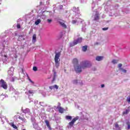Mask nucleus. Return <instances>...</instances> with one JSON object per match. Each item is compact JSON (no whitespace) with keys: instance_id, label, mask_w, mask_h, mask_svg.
Here are the masks:
<instances>
[{"instance_id":"nucleus-35","label":"nucleus","mask_w":130,"mask_h":130,"mask_svg":"<svg viewBox=\"0 0 130 130\" xmlns=\"http://www.w3.org/2000/svg\"><path fill=\"white\" fill-rule=\"evenodd\" d=\"M34 93V91L32 90H28V95L29 96H30V95H31V94H33Z\"/></svg>"},{"instance_id":"nucleus-14","label":"nucleus","mask_w":130,"mask_h":130,"mask_svg":"<svg viewBox=\"0 0 130 130\" xmlns=\"http://www.w3.org/2000/svg\"><path fill=\"white\" fill-rule=\"evenodd\" d=\"M53 78L52 80V82H54L55 81V79H56V77H57V75H56V72H55V70H53Z\"/></svg>"},{"instance_id":"nucleus-15","label":"nucleus","mask_w":130,"mask_h":130,"mask_svg":"<svg viewBox=\"0 0 130 130\" xmlns=\"http://www.w3.org/2000/svg\"><path fill=\"white\" fill-rule=\"evenodd\" d=\"M1 119L2 120V122H3V123H5V121H6L7 120V118L6 117V116H3V115H1Z\"/></svg>"},{"instance_id":"nucleus-22","label":"nucleus","mask_w":130,"mask_h":130,"mask_svg":"<svg viewBox=\"0 0 130 130\" xmlns=\"http://www.w3.org/2000/svg\"><path fill=\"white\" fill-rule=\"evenodd\" d=\"M75 45H77V43H76V42H75V41H74L73 42H71L70 43V46L71 47H73V46H75Z\"/></svg>"},{"instance_id":"nucleus-26","label":"nucleus","mask_w":130,"mask_h":130,"mask_svg":"<svg viewBox=\"0 0 130 130\" xmlns=\"http://www.w3.org/2000/svg\"><path fill=\"white\" fill-rule=\"evenodd\" d=\"M40 105H41V106H42V107H46V106H47V105L44 103V102H40Z\"/></svg>"},{"instance_id":"nucleus-44","label":"nucleus","mask_w":130,"mask_h":130,"mask_svg":"<svg viewBox=\"0 0 130 130\" xmlns=\"http://www.w3.org/2000/svg\"><path fill=\"white\" fill-rule=\"evenodd\" d=\"M76 23H77V20H72V24H76Z\"/></svg>"},{"instance_id":"nucleus-21","label":"nucleus","mask_w":130,"mask_h":130,"mask_svg":"<svg viewBox=\"0 0 130 130\" xmlns=\"http://www.w3.org/2000/svg\"><path fill=\"white\" fill-rule=\"evenodd\" d=\"M10 125H11V126L13 127V128H14V129H18V127H17V126L16 125L14 124V123H11Z\"/></svg>"},{"instance_id":"nucleus-43","label":"nucleus","mask_w":130,"mask_h":130,"mask_svg":"<svg viewBox=\"0 0 130 130\" xmlns=\"http://www.w3.org/2000/svg\"><path fill=\"white\" fill-rule=\"evenodd\" d=\"M127 129H130V124H129V122L127 123Z\"/></svg>"},{"instance_id":"nucleus-23","label":"nucleus","mask_w":130,"mask_h":130,"mask_svg":"<svg viewBox=\"0 0 130 130\" xmlns=\"http://www.w3.org/2000/svg\"><path fill=\"white\" fill-rule=\"evenodd\" d=\"M40 23H41V19H38L36 20L35 24V25H39V24H40Z\"/></svg>"},{"instance_id":"nucleus-50","label":"nucleus","mask_w":130,"mask_h":130,"mask_svg":"<svg viewBox=\"0 0 130 130\" xmlns=\"http://www.w3.org/2000/svg\"><path fill=\"white\" fill-rule=\"evenodd\" d=\"M31 102H29V103H30Z\"/></svg>"},{"instance_id":"nucleus-25","label":"nucleus","mask_w":130,"mask_h":130,"mask_svg":"<svg viewBox=\"0 0 130 130\" xmlns=\"http://www.w3.org/2000/svg\"><path fill=\"white\" fill-rule=\"evenodd\" d=\"M34 128H35V129H37L38 128V124L37 123H34L32 124Z\"/></svg>"},{"instance_id":"nucleus-20","label":"nucleus","mask_w":130,"mask_h":130,"mask_svg":"<svg viewBox=\"0 0 130 130\" xmlns=\"http://www.w3.org/2000/svg\"><path fill=\"white\" fill-rule=\"evenodd\" d=\"M19 119H20L21 120H22V121H23V122H27V120L25 119V118L19 116L18 117Z\"/></svg>"},{"instance_id":"nucleus-38","label":"nucleus","mask_w":130,"mask_h":130,"mask_svg":"<svg viewBox=\"0 0 130 130\" xmlns=\"http://www.w3.org/2000/svg\"><path fill=\"white\" fill-rule=\"evenodd\" d=\"M47 21L48 23H49V24H51V22H52V20L49 19H48Z\"/></svg>"},{"instance_id":"nucleus-10","label":"nucleus","mask_w":130,"mask_h":130,"mask_svg":"<svg viewBox=\"0 0 130 130\" xmlns=\"http://www.w3.org/2000/svg\"><path fill=\"white\" fill-rule=\"evenodd\" d=\"M10 91H11V92H12V93H13L14 94H15V95L19 94V92L16 90V89H15V88H14V87H10Z\"/></svg>"},{"instance_id":"nucleus-47","label":"nucleus","mask_w":130,"mask_h":130,"mask_svg":"<svg viewBox=\"0 0 130 130\" xmlns=\"http://www.w3.org/2000/svg\"><path fill=\"white\" fill-rule=\"evenodd\" d=\"M104 87H105L104 84H102L101 85V88H104Z\"/></svg>"},{"instance_id":"nucleus-3","label":"nucleus","mask_w":130,"mask_h":130,"mask_svg":"<svg viewBox=\"0 0 130 130\" xmlns=\"http://www.w3.org/2000/svg\"><path fill=\"white\" fill-rule=\"evenodd\" d=\"M60 56V53L58 52L55 54V57H54V61H55V66L57 69H58V67H59V57Z\"/></svg>"},{"instance_id":"nucleus-48","label":"nucleus","mask_w":130,"mask_h":130,"mask_svg":"<svg viewBox=\"0 0 130 130\" xmlns=\"http://www.w3.org/2000/svg\"><path fill=\"white\" fill-rule=\"evenodd\" d=\"M98 44H99V43H96L95 44H94V45H98Z\"/></svg>"},{"instance_id":"nucleus-32","label":"nucleus","mask_w":130,"mask_h":130,"mask_svg":"<svg viewBox=\"0 0 130 130\" xmlns=\"http://www.w3.org/2000/svg\"><path fill=\"white\" fill-rule=\"evenodd\" d=\"M31 120L32 124L36 123V120L35 119V118L31 117Z\"/></svg>"},{"instance_id":"nucleus-8","label":"nucleus","mask_w":130,"mask_h":130,"mask_svg":"<svg viewBox=\"0 0 130 130\" xmlns=\"http://www.w3.org/2000/svg\"><path fill=\"white\" fill-rule=\"evenodd\" d=\"M23 113L25 114V116L27 115H31V112L30 111V109L28 108H26L24 110H22Z\"/></svg>"},{"instance_id":"nucleus-17","label":"nucleus","mask_w":130,"mask_h":130,"mask_svg":"<svg viewBox=\"0 0 130 130\" xmlns=\"http://www.w3.org/2000/svg\"><path fill=\"white\" fill-rule=\"evenodd\" d=\"M103 59V56H96L95 60L98 61H101Z\"/></svg>"},{"instance_id":"nucleus-6","label":"nucleus","mask_w":130,"mask_h":130,"mask_svg":"<svg viewBox=\"0 0 130 130\" xmlns=\"http://www.w3.org/2000/svg\"><path fill=\"white\" fill-rule=\"evenodd\" d=\"M0 86H1L2 88H3L5 90L8 89V84H7V82H5V80L3 79L0 81Z\"/></svg>"},{"instance_id":"nucleus-1","label":"nucleus","mask_w":130,"mask_h":130,"mask_svg":"<svg viewBox=\"0 0 130 130\" xmlns=\"http://www.w3.org/2000/svg\"><path fill=\"white\" fill-rule=\"evenodd\" d=\"M9 41L8 40L4 39L3 36H0V54L2 57V60L3 62L6 63L7 61V55L9 54L10 52L13 53L14 57L15 58H18V54H17V50L14 48L8 47ZM6 49H8V51L7 52L5 51Z\"/></svg>"},{"instance_id":"nucleus-4","label":"nucleus","mask_w":130,"mask_h":130,"mask_svg":"<svg viewBox=\"0 0 130 130\" xmlns=\"http://www.w3.org/2000/svg\"><path fill=\"white\" fill-rule=\"evenodd\" d=\"M8 77L9 79H11L12 82H14L15 81V79H14V68L13 67H11L9 68L8 71Z\"/></svg>"},{"instance_id":"nucleus-30","label":"nucleus","mask_w":130,"mask_h":130,"mask_svg":"<svg viewBox=\"0 0 130 130\" xmlns=\"http://www.w3.org/2000/svg\"><path fill=\"white\" fill-rule=\"evenodd\" d=\"M72 83L74 85H77L79 83V81L77 79H75L72 81Z\"/></svg>"},{"instance_id":"nucleus-45","label":"nucleus","mask_w":130,"mask_h":130,"mask_svg":"<svg viewBox=\"0 0 130 130\" xmlns=\"http://www.w3.org/2000/svg\"><path fill=\"white\" fill-rule=\"evenodd\" d=\"M34 102L35 105H36V104H37V103H38V101H35Z\"/></svg>"},{"instance_id":"nucleus-28","label":"nucleus","mask_w":130,"mask_h":130,"mask_svg":"<svg viewBox=\"0 0 130 130\" xmlns=\"http://www.w3.org/2000/svg\"><path fill=\"white\" fill-rule=\"evenodd\" d=\"M26 76L27 77V79L29 81V82L32 84V85H34V82H33L31 79H30V77H29V76L28 75V74H26Z\"/></svg>"},{"instance_id":"nucleus-34","label":"nucleus","mask_w":130,"mask_h":130,"mask_svg":"<svg viewBox=\"0 0 130 130\" xmlns=\"http://www.w3.org/2000/svg\"><path fill=\"white\" fill-rule=\"evenodd\" d=\"M115 127L116 128V129L120 130V128H119V126L118 125V124L116 123L115 124Z\"/></svg>"},{"instance_id":"nucleus-39","label":"nucleus","mask_w":130,"mask_h":130,"mask_svg":"<svg viewBox=\"0 0 130 130\" xmlns=\"http://www.w3.org/2000/svg\"><path fill=\"white\" fill-rule=\"evenodd\" d=\"M127 102H128V103H129V104H130V96H128L127 98Z\"/></svg>"},{"instance_id":"nucleus-13","label":"nucleus","mask_w":130,"mask_h":130,"mask_svg":"<svg viewBox=\"0 0 130 130\" xmlns=\"http://www.w3.org/2000/svg\"><path fill=\"white\" fill-rule=\"evenodd\" d=\"M100 19V16H99V13H96L94 15V21H98Z\"/></svg>"},{"instance_id":"nucleus-29","label":"nucleus","mask_w":130,"mask_h":130,"mask_svg":"<svg viewBox=\"0 0 130 130\" xmlns=\"http://www.w3.org/2000/svg\"><path fill=\"white\" fill-rule=\"evenodd\" d=\"M87 46H84L82 47V51H84V52H85V51H87Z\"/></svg>"},{"instance_id":"nucleus-36","label":"nucleus","mask_w":130,"mask_h":130,"mask_svg":"<svg viewBox=\"0 0 130 130\" xmlns=\"http://www.w3.org/2000/svg\"><path fill=\"white\" fill-rule=\"evenodd\" d=\"M118 62V60H113L112 61V63H113V64H116V63H117V62Z\"/></svg>"},{"instance_id":"nucleus-24","label":"nucleus","mask_w":130,"mask_h":130,"mask_svg":"<svg viewBox=\"0 0 130 130\" xmlns=\"http://www.w3.org/2000/svg\"><path fill=\"white\" fill-rule=\"evenodd\" d=\"M65 118L67 120H72V116H69V115H67L65 117Z\"/></svg>"},{"instance_id":"nucleus-31","label":"nucleus","mask_w":130,"mask_h":130,"mask_svg":"<svg viewBox=\"0 0 130 130\" xmlns=\"http://www.w3.org/2000/svg\"><path fill=\"white\" fill-rule=\"evenodd\" d=\"M119 71H120L122 73H124V74H126V70L125 69H123V68H120Z\"/></svg>"},{"instance_id":"nucleus-5","label":"nucleus","mask_w":130,"mask_h":130,"mask_svg":"<svg viewBox=\"0 0 130 130\" xmlns=\"http://www.w3.org/2000/svg\"><path fill=\"white\" fill-rule=\"evenodd\" d=\"M79 116H76L75 118H73L71 121H70L68 126L67 127L68 128H72V127H73L74 124H75V122H76V121H77V120H78V119H79Z\"/></svg>"},{"instance_id":"nucleus-19","label":"nucleus","mask_w":130,"mask_h":130,"mask_svg":"<svg viewBox=\"0 0 130 130\" xmlns=\"http://www.w3.org/2000/svg\"><path fill=\"white\" fill-rule=\"evenodd\" d=\"M32 43H35L36 42V35H34L32 36Z\"/></svg>"},{"instance_id":"nucleus-9","label":"nucleus","mask_w":130,"mask_h":130,"mask_svg":"<svg viewBox=\"0 0 130 130\" xmlns=\"http://www.w3.org/2000/svg\"><path fill=\"white\" fill-rule=\"evenodd\" d=\"M60 105V103H58V106L57 107V109L58 110L59 112L60 113H62L63 111H64V109L62 108L61 107L59 106Z\"/></svg>"},{"instance_id":"nucleus-33","label":"nucleus","mask_w":130,"mask_h":130,"mask_svg":"<svg viewBox=\"0 0 130 130\" xmlns=\"http://www.w3.org/2000/svg\"><path fill=\"white\" fill-rule=\"evenodd\" d=\"M129 112V109H126L123 112V114H127Z\"/></svg>"},{"instance_id":"nucleus-49","label":"nucleus","mask_w":130,"mask_h":130,"mask_svg":"<svg viewBox=\"0 0 130 130\" xmlns=\"http://www.w3.org/2000/svg\"><path fill=\"white\" fill-rule=\"evenodd\" d=\"M62 35H62V34H61V35H60V38H61L62 37Z\"/></svg>"},{"instance_id":"nucleus-16","label":"nucleus","mask_w":130,"mask_h":130,"mask_svg":"<svg viewBox=\"0 0 130 130\" xmlns=\"http://www.w3.org/2000/svg\"><path fill=\"white\" fill-rule=\"evenodd\" d=\"M45 122L46 123V125H47V126L49 128V129L51 130V127H50V125H49V121H48V120H46L45 121Z\"/></svg>"},{"instance_id":"nucleus-41","label":"nucleus","mask_w":130,"mask_h":130,"mask_svg":"<svg viewBox=\"0 0 130 130\" xmlns=\"http://www.w3.org/2000/svg\"><path fill=\"white\" fill-rule=\"evenodd\" d=\"M33 71H34L35 72H36L37 71V67H33Z\"/></svg>"},{"instance_id":"nucleus-2","label":"nucleus","mask_w":130,"mask_h":130,"mask_svg":"<svg viewBox=\"0 0 130 130\" xmlns=\"http://www.w3.org/2000/svg\"><path fill=\"white\" fill-rule=\"evenodd\" d=\"M91 66L92 63L90 61H83L79 66L75 67V71L76 73H81L82 70L87 69V68H91Z\"/></svg>"},{"instance_id":"nucleus-27","label":"nucleus","mask_w":130,"mask_h":130,"mask_svg":"<svg viewBox=\"0 0 130 130\" xmlns=\"http://www.w3.org/2000/svg\"><path fill=\"white\" fill-rule=\"evenodd\" d=\"M59 24L62 26V27H63V28H64V29H66L67 25H66V24H64V23L60 22Z\"/></svg>"},{"instance_id":"nucleus-11","label":"nucleus","mask_w":130,"mask_h":130,"mask_svg":"<svg viewBox=\"0 0 130 130\" xmlns=\"http://www.w3.org/2000/svg\"><path fill=\"white\" fill-rule=\"evenodd\" d=\"M49 89L50 90H54V89H56V90H57L58 89L59 87L57 85H54L53 86H49Z\"/></svg>"},{"instance_id":"nucleus-37","label":"nucleus","mask_w":130,"mask_h":130,"mask_svg":"<svg viewBox=\"0 0 130 130\" xmlns=\"http://www.w3.org/2000/svg\"><path fill=\"white\" fill-rule=\"evenodd\" d=\"M121 67H122V64H121V63L118 64V68H119V70H120V69H122V68H121Z\"/></svg>"},{"instance_id":"nucleus-46","label":"nucleus","mask_w":130,"mask_h":130,"mask_svg":"<svg viewBox=\"0 0 130 130\" xmlns=\"http://www.w3.org/2000/svg\"><path fill=\"white\" fill-rule=\"evenodd\" d=\"M59 8H60V10H61V9H62V8H63V6L60 5V6H59Z\"/></svg>"},{"instance_id":"nucleus-7","label":"nucleus","mask_w":130,"mask_h":130,"mask_svg":"<svg viewBox=\"0 0 130 130\" xmlns=\"http://www.w3.org/2000/svg\"><path fill=\"white\" fill-rule=\"evenodd\" d=\"M72 62L74 64V70L76 71V67H80V65H79V60L76 58H74L73 59Z\"/></svg>"},{"instance_id":"nucleus-18","label":"nucleus","mask_w":130,"mask_h":130,"mask_svg":"<svg viewBox=\"0 0 130 130\" xmlns=\"http://www.w3.org/2000/svg\"><path fill=\"white\" fill-rule=\"evenodd\" d=\"M7 97H8V95L7 94H1L0 95V99L1 100H4V99H5V98H7Z\"/></svg>"},{"instance_id":"nucleus-42","label":"nucleus","mask_w":130,"mask_h":130,"mask_svg":"<svg viewBox=\"0 0 130 130\" xmlns=\"http://www.w3.org/2000/svg\"><path fill=\"white\" fill-rule=\"evenodd\" d=\"M102 30L103 31H106V30H108V27H105V28H103Z\"/></svg>"},{"instance_id":"nucleus-40","label":"nucleus","mask_w":130,"mask_h":130,"mask_svg":"<svg viewBox=\"0 0 130 130\" xmlns=\"http://www.w3.org/2000/svg\"><path fill=\"white\" fill-rule=\"evenodd\" d=\"M20 28H21V25H20V24L18 23L17 25V28L20 29Z\"/></svg>"},{"instance_id":"nucleus-12","label":"nucleus","mask_w":130,"mask_h":130,"mask_svg":"<svg viewBox=\"0 0 130 130\" xmlns=\"http://www.w3.org/2000/svg\"><path fill=\"white\" fill-rule=\"evenodd\" d=\"M83 39H82V38H78L77 40H74L75 43H76L77 44H79V43H81V42H82Z\"/></svg>"}]
</instances>
